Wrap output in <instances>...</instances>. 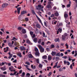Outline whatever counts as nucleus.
Listing matches in <instances>:
<instances>
[{
  "label": "nucleus",
  "mask_w": 77,
  "mask_h": 77,
  "mask_svg": "<svg viewBox=\"0 0 77 77\" xmlns=\"http://www.w3.org/2000/svg\"><path fill=\"white\" fill-rule=\"evenodd\" d=\"M0 69H1V70H2V71H5V70H6V67H1Z\"/></svg>",
  "instance_id": "ddd939ff"
},
{
  "label": "nucleus",
  "mask_w": 77,
  "mask_h": 77,
  "mask_svg": "<svg viewBox=\"0 0 77 77\" xmlns=\"http://www.w3.org/2000/svg\"><path fill=\"white\" fill-rule=\"evenodd\" d=\"M54 41H55V42H60V39H59V38L55 39L54 40Z\"/></svg>",
  "instance_id": "f8f14e48"
},
{
  "label": "nucleus",
  "mask_w": 77,
  "mask_h": 77,
  "mask_svg": "<svg viewBox=\"0 0 77 77\" xmlns=\"http://www.w3.org/2000/svg\"><path fill=\"white\" fill-rule=\"evenodd\" d=\"M24 75H25V72H23L22 75H21V77H24Z\"/></svg>",
  "instance_id": "72a5a7b5"
},
{
  "label": "nucleus",
  "mask_w": 77,
  "mask_h": 77,
  "mask_svg": "<svg viewBox=\"0 0 77 77\" xmlns=\"http://www.w3.org/2000/svg\"><path fill=\"white\" fill-rule=\"evenodd\" d=\"M17 12L18 14H20V11L21 10V7H19L17 8Z\"/></svg>",
  "instance_id": "39448f33"
},
{
  "label": "nucleus",
  "mask_w": 77,
  "mask_h": 77,
  "mask_svg": "<svg viewBox=\"0 0 77 77\" xmlns=\"http://www.w3.org/2000/svg\"><path fill=\"white\" fill-rule=\"evenodd\" d=\"M48 4H50V5H51L52 6H54V4H53V2H48Z\"/></svg>",
  "instance_id": "b1692460"
},
{
  "label": "nucleus",
  "mask_w": 77,
  "mask_h": 77,
  "mask_svg": "<svg viewBox=\"0 0 77 77\" xmlns=\"http://www.w3.org/2000/svg\"><path fill=\"white\" fill-rule=\"evenodd\" d=\"M35 54L36 56H38L39 57L40 55V54H39L38 52H36L35 53Z\"/></svg>",
  "instance_id": "4468645a"
},
{
  "label": "nucleus",
  "mask_w": 77,
  "mask_h": 77,
  "mask_svg": "<svg viewBox=\"0 0 77 77\" xmlns=\"http://www.w3.org/2000/svg\"><path fill=\"white\" fill-rule=\"evenodd\" d=\"M28 57H29V58H32V57H33V56H32V54H29L28 55Z\"/></svg>",
  "instance_id": "393cba45"
},
{
  "label": "nucleus",
  "mask_w": 77,
  "mask_h": 77,
  "mask_svg": "<svg viewBox=\"0 0 77 77\" xmlns=\"http://www.w3.org/2000/svg\"><path fill=\"white\" fill-rule=\"evenodd\" d=\"M25 20L26 22L29 21V18L27 17H26L25 18Z\"/></svg>",
  "instance_id": "473e14b6"
},
{
  "label": "nucleus",
  "mask_w": 77,
  "mask_h": 77,
  "mask_svg": "<svg viewBox=\"0 0 77 77\" xmlns=\"http://www.w3.org/2000/svg\"><path fill=\"white\" fill-rule=\"evenodd\" d=\"M42 40L41 39H39L38 42V44H41V43Z\"/></svg>",
  "instance_id": "4c0bfd02"
},
{
  "label": "nucleus",
  "mask_w": 77,
  "mask_h": 77,
  "mask_svg": "<svg viewBox=\"0 0 77 77\" xmlns=\"http://www.w3.org/2000/svg\"><path fill=\"white\" fill-rule=\"evenodd\" d=\"M24 36L25 38H27V35L26 34Z\"/></svg>",
  "instance_id": "bf43d9fd"
},
{
  "label": "nucleus",
  "mask_w": 77,
  "mask_h": 77,
  "mask_svg": "<svg viewBox=\"0 0 77 77\" xmlns=\"http://www.w3.org/2000/svg\"><path fill=\"white\" fill-rule=\"evenodd\" d=\"M68 59H69V61H71V60H72V57H69Z\"/></svg>",
  "instance_id": "ea45409f"
},
{
  "label": "nucleus",
  "mask_w": 77,
  "mask_h": 77,
  "mask_svg": "<svg viewBox=\"0 0 77 77\" xmlns=\"http://www.w3.org/2000/svg\"><path fill=\"white\" fill-rule=\"evenodd\" d=\"M26 12L27 11H23L21 12V15H23V14H26Z\"/></svg>",
  "instance_id": "f3484780"
},
{
  "label": "nucleus",
  "mask_w": 77,
  "mask_h": 77,
  "mask_svg": "<svg viewBox=\"0 0 77 77\" xmlns=\"http://www.w3.org/2000/svg\"><path fill=\"white\" fill-rule=\"evenodd\" d=\"M22 32L23 33H26V29H23L22 30Z\"/></svg>",
  "instance_id": "6ab92c4d"
},
{
  "label": "nucleus",
  "mask_w": 77,
  "mask_h": 77,
  "mask_svg": "<svg viewBox=\"0 0 77 77\" xmlns=\"http://www.w3.org/2000/svg\"><path fill=\"white\" fill-rule=\"evenodd\" d=\"M12 40L13 41H17V39L15 38V37H13V38L12 39Z\"/></svg>",
  "instance_id": "e433bc0d"
},
{
  "label": "nucleus",
  "mask_w": 77,
  "mask_h": 77,
  "mask_svg": "<svg viewBox=\"0 0 77 77\" xmlns=\"http://www.w3.org/2000/svg\"><path fill=\"white\" fill-rule=\"evenodd\" d=\"M53 9L54 10H56V9H57V8L56 7H54L53 8Z\"/></svg>",
  "instance_id": "680f3d73"
},
{
  "label": "nucleus",
  "mask_w": 77,
  "mask_h": 77,
  "mask_svg": "<svg viewBox=\"0 0 77 77\" xmlns=\"http://www.w3.org/2000/svg\"><path fill=\"white\" fill-rule=\"evenodd\" d=\"M25 63L27 65H30V63L29 62H26Z\"/></svg>",
  "instance_id": "5fc2aeb1"
},
{
  "label": "nucleus",
  "mask_w": 77,
  "mask_h": 77,
  "mask_svg": "<svg viewBox=\"0 0 77 77\" xmlns=\"http://www.w3.org/2000/svg\"><path fill=\"white\" fill-rule=\"evenodd\" d=\"M65 45L66 46V48H68V44L67 43H66V44H65Z\"/></svg>",
  "instance_id": "8fccbe9b"
},
{
  "label": "nucleus",
  "mask_w": 77,
  "mask_h": 77,
  "mask_svg": "<svg viewBox=\"0 0 77 77\" xmlns=\"http://www.w3.org/2000/svg\"><path fill=\"white\" fill-rule=\"evenodd\" d=\"M20 49L22 51H24V50H26V48L24 47L23 46L20 47Z\"/></svg>",
  "instance_id": "7ed1b4c3"
},
{
  "label": "nucleus",
  "mask_w": 77,
  "mask_h": 77,
  "mask_svg": "<svg viewBox=\"0 0 77 77\" xmlns=\"http://www.w3.org/2000/svg\"><path fill=\"white\" fill-rule=\"evenodd\" d=\"M60 52L57 53L56 54L55 56H58V57H60Z\"/></svg>",
  "instance_id": "6e6552de"
},
{
  "label": "nucleus",
  "mask_w": 77,
  "mask_h": 77,
  "mask_svg": "<svg viewBox=\"0 0 77 77\" xmlns=\"http://www.w3.org/2000/svg\"><path fill=\"white\" fill-rule=\"evenodd\" d=\"M18 56H19L20 57H22V56H21V53H18L17 54Z\"/></svg>",
  "instance_id": "c9c22d12"
},
{
  "label": "nucleus",
  "mask_w": 77,
  "mask_h": 77,
  "mask_svg": "<svg viewBox=\"0 0 77 77\" xmlns=\"http://www.w3.org/2000/svg\"><path fill=\"white\" fill-rule=\"evenodd\" d=\"M52 73L51 72H50L48 74V77H50V76L51 75V74Z\"/></svg>",
  "instance_id": "a19ab883"
},
{
  "label": "nucleus",
  "mask_w": 77,
  "mask_h": 77,
  "mask_svg": "<svg viewBox=\"0 0 77 77\" xmlns=\"http://www.w3.org/2000/svg\"><path fill=\"white\" fill-rule=\"evenodd\" d=\"M13 63H16L17 62V60L15 59L13 61Z\"/></svg>",
  "instance_id": "052dcab7"
},
{
  "label": "nucleus",
  "mask_w": 77,
  "mask_h": 77,
  "mask_svg": "<svg viewBox=\"0 0 77 77\" xmlns=\"http://www.w3.org/2000/svg\"><path fill=\"white\" fill-rule=\"evenodd\" d=\"M29 75H30V73H28L26 74V77L27 76H29Z\"/></svg>",
  "instance_id": "3c124183"
},
{
  "label": "nucleus",
  "mask_w": 77,
  "mask_h": 77,
  "mask_svg": "<svg viewBox=\"0 0 77 77\" xmlns=\"http://www.w3.org/2000/svg\"><path fill=\"white\" fill-rule=\"evenodd\" d=\"M54 15L55 16L58 17V16H59V13H58L57 12H56L55 13Z\"/></svg>",
  "instance_id": "bb28decb"
},
{
  "label": "nucleus",
  "mask_w": 77,
  "mask_h": 77,
  "mask_svg": "<svg viewBox=\"0 0 77 77\" xmlns=\"http://www.w3.org/2000/svg\"><path fill=\"white\" fill-rule=\"evenodd\" d=\"M42 58L44 59H46L47 58V55H44L42 56Z\"/></svg>",
  "instance_id": "dca6fc26"
},
{
  "label": "nucleus",
  "mask_w": 77,
  "mask_h": 77,
  "mask_svg": "<svg viewBox=\"0 0 77 77\" xmlns=\"http://www.w3.org/2000/svg\"><path fill=\"white\" fill-rule=\"evenodd\" d=\"M43 36L44 37H45V33L44 32H43Z\"/></svg>",
  "instance_id": "864d4df0"
},
{
  "label": "nucleus",
  "mask_w": 77,
  "mask_h": 77,
  "mask_svg": "<svg viewBox=\"0 0 77 77\" xmlns=\"http://www.w3.org/2000/svg\"><path fill=\"white\" fill-rule=\"evenodd\" d=\"M70 69H72V68H73V67H72V64H71L70 66Z\"/></svg>",
  "instance_id": "09e8293b"
},
{
  "label": "nucleus",
  "mask_w": 77,
  "mask_h": 77,
  "mask_svg": "<svg viewBox=\"0 0 77 77\" xmlns=\"http://www.w3.org/2000/svg\"><path fill=\"white\" fill-rule=\"evenodd\" d=\"M64 18H65V20H66V18H67L68 17V14H64Z\"/></svg>",
  "instance_id": "5701e85b"
},
{
  "label": "nucleus",
  "mask_w": 77,
  "mask_h": 77,
  "mask_svg": "<svg viewBox=\"0 0 77 77\" xmlns=\"http://www.w3.org/2000/svg\"><path fill=\"white\" fill-rule=\"evenodd\" d=\"M55 59H56V60H59V59H60V58L58 57H55Z\"/></svg>",
  "instance_id": "2f4dec72"
},
{
  "label": "nucleus",
  "mask_w": 77,
  "mask_h": 77,
  "mask_svg": "<svg viewBox=\"0 0 77 77\" xmlns=\"http://www.w3.org/2000/svg\"><path fill=\"white\" fill-rule=\"evenodd\" d=\"M26 43H27L28 44H30V41L29 40H26Z\"/></svg>",
  "instance_id": "de8ad7c7"
},
{
  "label": "nucleus",
  "mask_w": 77,
  "mask_h": 77,
  "mask_svg": "<svg viewBox=\"0 0 77 77\" xmlns=\"http://www.w3.org/2000/svg\"><path fill=\"white\" fill-rule=\"evenodd\" d=\"M64 65H65L67 63V61H66V60L64 61Z\"/></svg>",
  "instance_id": "603ef678"
},
{
  "label": "nucleus",
  "mask_w": 77,
  "mask_h": 77,
  "mask_svg": "<svg viewBox=\"0 0 77 77\" xmlns=\"http://www.w3.org/2000/svg\"><path fill=\"white\" fill-rule=\"evenodd\" d=\"M51 48H54V45H51Z\"/></svg>",
  "instance_id": "0e129e2a"
},
{
  "label": "nucleus",
  "mask_w": 77,
  "mask_h": 77,
  "mask_svg": "<svg viewBox=\"0 0 77 77\" xmlns=\"http://www.w3.org/2000/svg\"><path fill=\"white\" fill-rule=\"evenodd\" d=\"M35 51H37V52H38V48H35Z\"/></svg>",
  "instance_id": "58836bf2"
},
{
  "label": "nucleus",
  "mask_w": 77,
  "mask_h": 77,
  "mask_svg": "<svg viewBox=\"0 0 77 77\" xmlns=\"http://www.w3.org/2000/svg\"><path fill=\"white\" fill-rule=\"evenodd\" d=\"M8 45L10 48H14V47H15V46L10 42L8 43Z\"/></svg>",
  "instance_id": "f03ea898"
},
{
  "label": "nucleus",
  "mask_w": 77,
  "mask_h": 77,
  "mask_svg": "<svg viewBox=\"0 0 77 77\" xmlns=\"http://www.w3.org/2000/svg\"><path fill=\"white\" fill-rule=\"evenodd\" d=\"M56 52H54L52 51L51 53V54L52 56H54V55H56Z\"/></svg>",
  "instance_id": "9b49d317"
},
{
  "label": "nucleus",
  "mask_w": 77,
  "mask_h": 77,
  "mask_svg": "<svg viewBox=\"0 0 77 77\" xmlns=\"http://www.w3.org/2000/svg\"><path fill=\"white\" fill-rule=\"evenodd\" d=\"M32 14H33V15H36V13H35V11H34V10H32Z\"/></svg>",
  "instance_id": "a878e982"
},
{
  "label": "nucleus",
  "mask_w": 77,
  "mask_h": 77,
  "mask_svg": "<svg viewBox=\"0 0 77 77\" xmlns=\"http://www.w3.org/2000/svg\"><path fill=\"white\" fill-rule=\"evenodd\" d=\"M54 14H51V18H54Z\"/></svg>",
  "instance_id": "a18cd8bd"
},
{
  "label": "nucleus",
  "mask_w": 77,
  "mask_h": 77,
  "mask_svg": "<svg viewBox=\"0 0 77 77\" xmlns=\"http://www.w3.org/2000/svg\"><path fill=\"white\" fill-rule=\"evenodd\" d=\"M36 27L37 28H38L39 29L41 28V26H40L39 24H36Z\"/></svg>",
  "instance_id": "2eb2a0df"
},
{
  "label": "nucleus",
  "mask_w": 77,
  "mask_h": 77,
  "mask_svg": "<svg viewBox=\"0 0 77 77\" xmlns=\"http://www.w3.org/2000/svg\"><path fill=\"white\" fill-rule=\"evenodd\" d=\"M63 35L67 37V38H68V36H69V35L67 34V33H64Z\"/></svg>",
  "instance_id": "1a4fd4ad"
},
{
  "label": "nucleus",
  "mask_w": 77,
  "mask_h": 77,
  "mask_svg": "<svg viewBox=\"0 0 77 77\" xmlns=\"http://www.w3.org/2000/svg\"><path fill=\"white\" fill-rule=\"evenodd\" d=\"M45 26H46V27H47V23L45 22H44Z\"/></svg>",
  "instance_id": "4d7b16f0"
},
{
  "label": "nucleus",
  "mask_w": 77,
  "mask_h": 77,
  "mask_svg": "<svg viewBox=\"0 0 77 77\" xmlns=\"http://www.w3.org/2000/svg\"><path fill=\"white\" fill-rule=\"evenodd\" d=\"M39 59H36V62L37 63H39Z\"/></svg>",
  "instance_id": "f704fd0d"
},
{
  "label": "nucleus",
  "mask_w": 77,
  "mask_h": 77,
  "mask_svg": "<svg viewBox=\"0 0 77 77\" xmlns=\"http://www.w3.org/2000/svg\"><path fill=\"white\" fill-rule=\"evenodd\" d=\"M77 56V51H76V50L75 51V54L74 55V57H76V56Z\"/></svg>",
  "instance_id": "c756f323"
},
{
  "label": "nucleus",
  "mask_w": 77,
  "mask_h": 77,
  "mask_svg": "<svg viewBox=\"0 0 77 77\" xmlns=\"http://www.w3.org/2000/svg\"><path fill=\"white\" fill-rule=\"evenodd\" d=\"M13 55V54H11V55H10L9 57H8L9 59H11V57H12Z\"/></svg>",
  "instance_id": "7c9ffc66"
},
{
  "label": "nucleus",
  "mask_w": 77,
  "mask_h": 77,
  "mask_svg": "<svg viewBox=\"0 0 77 77\" xmlns=\"http://www.w3.org/2000/svg\"><path fill=\"white\" fill-rule=\"evenodd\" d=\"M75 53V51H72V54H74Z\"/></svg>",
  "instance_id": "69168bd1"
},
{
  "label": "nucleus",
  "mask_w": 77,
  "mask_h": 77,
  "mask_svg": "<svg viewBox=\"0 0 77 77\" xmlns=\"http://www.w3.org/2000/svg\"><path fill=\"white\" fill-rule=\"evenodd\" d=\"M30 34L31 35V36H32V35H33V32H30Z\"/></svg>",
  "instance_id": "79ce46f5"
},
{
  "label": "nucleus",
  "mask_w": 77,
  "mask_h": 77,
  "mask_svg": "<svg viewBox=\"0 0 77 77\" xmlns=\"http://www.w3.org/2000/svg\"><path fill=\"white\" fill-rule=\"evenodd\" d=\"M58 31L60 32V33H62V29L61 28H59L58 29Z\"/></svg>",
  "instance_id": "4be33fe9"
},
{
  "label": "nucleus",
  "mask_w": 77,
  "mask_h": 77,
  "mask_svg": "<svg viewBox=\"0 0 77 77\" xmlns=\"http://www.w3.org/2000/svg\"><path fill=\"white\" fill-rule=\"evenodd\" d=\"M34 42H35V43H36L37 42V41H38V39H37V38H35L33 40Z\"/></svg>",
  "instance_id": "a211bd4d"
},
{
  "label": "nucleus",
  "mask_w": 77,
  "mask_h": 77,
  "mask_svg": "<svg viewBox=\"0 0 77 77\" xmlns=\"http://www.w3.org/2000/svg\"><path fill=\"white\" fill-rule=\"evenodd\" d=\"M43 66V65H42V64H41L40 63L39 65V67L40 68H42Z\"/></svg>",
  "instance_id": "cd10ccee"
},
{
  "label": "nucleus",
  "mask_w": 77,
  "mask_h": 77,
  "mask_svg": "<svg viewBox=\"0 0 77 77\" xmlns=\"http://www.w3.org/2000/svg\"><path fill=\"white\" fill-rule=\"evenodd\" d=\"M62 38L63 41H66V38H67V37H66L65 36V35H62Z\"/></svg>",
  "instance_id": "20e7f679"
},
{
  "label": "nucleus",
  "mask_w": 77,
  "mask_h": 77,
  "mask_svg": "<svg viewBox=\"0 0 77 77\" xmlns=\"http://www.w3.org/2000/svg\"><path fill=\"white\" fill-rule=\"evenodd\" d=\"M32 38H34L35 37V34H34L32 36H31Z\"/></svg>",
  "instance_id": "6e6d98bb"
},
{
  "label": "nucleus",
  "mask_w": 77,
  "mask_h": 77,
  "mask_svg": "<svg viewBox=\"0 0 77 77\" xmlns=\"http://www.w3.org/2000/svg\"><path fill=\"white\" fill-rule=\"evenodd\" d=\"M18 29L19 30H21V29H22V27H20L18 28Z\"/></svg>",
  "instance_id": "338daca9"
},
{
  "label": "nucleus",
  "mask_w": 77,
  "mask_h": 77,
  "mask_svg": "<svg viewBox=\"0 0 77 77\" xmlns=\"http://www.w3.org/2000/svg\"><path fill=\"white\" fill-rule=\"evenodd\" d=\"M31 67L32 68V69H35L36 68V66H33L32 64L31 65Z\"/></svg>",
  "instance_id": "412c9836"
},
{
  "label": "nucleus",
  "mask_w": 77,
  "mask_h": 77,
  "mask_svg": "<svg viewBox=\"0 0 77 77\" xmlns=\"http://www.w3.org/2000/svg\"><path fill=\"white\" fill-rule=\"evenodd\" d=\"M70 6H71V5H70V4H68L67 6V7L68 8L69 7H70Z\"/></svg>",
  "instance_id": "774afa93"
},
{
  "label": "nucleus",
  "mask_w": 77,
  "mask_h": 77,
  "mask_svg": "<svg viewBox=\"0 0 77 77\" xmlns=\"http://www.w3.org/2000/svg\"><path fill=\"white\" fill-rule=\"evenodd\" d=\"M62 58H64V59H67V57H66V56H63L62 57Z\"/></svg>",
  "instance_id": "e2e57ef3"
},
{
  "label": "nucleus",
  "mask_w": 77,
  "mask_h": 77,
  "mask_svg": "<svg viewBox=\"0 0 77 77\" xmlns=\"http://www.w3.org/2000/svg\"><path fill=\"white\" fill-rule=\"evenodd\" d=\"M52 57H51V55H49L48 56V60L49 61H50V60H51L52 59Z\"/></svg>",
  "instance_id": "0eeeda50"
},
{
  "label": "nucleus",
  "mask_w": 77,
  "mask_h": 77,
  "mask_svg": "<svg viewBox=\"0 0 77 77\" xmlns=\"http://www.w3.org/2000/svg\"><path fill=\"white\" fill-rule=\"evenodd\" d=\"M36 17H37V18L38 20V21L39 20H41V19H40V18H39V17H38V16H37V15L36 14Z\"/></svg>",
  "instance_id": "37998d69"
},
{
  "label": "nucleus",
  "mask_w": 77,
  "mask_h": 77,
  "mask_svg": "<svg viewBox=\"0 0 77 77\" xmlns=\"http://www.w3.org/2000/svg\"><path fill=\"white\" fill-rule=\"evenodd\" d=\"M57 63H58V62H57L56 63L55 65L53 67V68H55L57 66Z\"/></svg>",
  "instance_id": "c85d7f7f"
},
{
  "label": "nucleus",
  "mask_w": 77,
  "mask_h": 77,
  "mask_svg": "<svg viewBox=\"0 0 77 77\" xmlns=\"http://www.w3.org/2000/svg\"><path fill=\"white\" fill-rule=\"evenodd\" d=\"M38 47L39 48L41 53H43V52H44V48L42 47L41 45H39Z\"/></svg>",
  "instance_id": "f257e3e1"
},
{
  "label": "nucleus",
  "mask_w": 77,
  "mask_h": 77,
  "mask_svg": "<svg viewBox=\"0 0 77 77\" xmlns=\"http://www.w3.org/2000/svg\"><path fill=\"white\" fill-rule=\"evenodd\" d=\"M51 5L50 4H48L46 6V8H51Z\"/></svg>",
  "instance_id": "9d476101"
},
{
  "label": "nucleus",
  "mask_w": 77,
  "mask_h": 77,
  "mask_svg": "<svg viewBox=\"0 0 77 77\" xmlns=\"http://www.w3.org/2000/svg\"><path fill=\"white\" fill-rule=\"evenodd\" d=\"M8 5V4H3L2 5V7L3 8H6L7 6Z\"/></svg>",
  "instance_id": "423d86ee"
},
{
  "label": "nucleus",
  "mask_w": 77,
  "mask_h": 77,
  "mask_svg": "<svg viewBox=\"0 0 77 77\" xmlns=\"http://www.w3.org/2000/svg\"><path fill=\"white\" fill-rule=\"evenodd\" d=\"M41 5H38V7L37 6L36 7V9H37V10H39V8H41Z\"/></svg>",
  "instance_id": "aec40b11"
},
{
  "label": "nucleus",
  "mask_w": 77,
  "mask_h": 77,
  "mask_svg": "<svg viewBox=\"0 0 77 77\" xmlns=\"http://www.w3.org/2000/svg\"><path fill=\"white\" fill-rule=\"evenodd\" d=\"M0 77H5V75H0Z\"/></svg>",
  "instance_id": "13d9d810"
},
{
  "label": "nucleus",
  "mask_w": 77,
  "mask_h": 77,
  "mask_svg": "<svg viewBox=\"0 0 77 77\" xmlns=\"http://www.w3.org/2000/svg\"><path fill=\"white\" fill-rule=\"evenodd\" d=\"M63 71V68H60V69H59V71Z\"/></svg>",
  "instance_id": "49530a36"
},
{
  "label": "nucleus",
  "mask_w": 77,
  "mask_h": 77,
  "mask_svg": "<svg viewBox=\"0 0 77 77\" xmlns=\"http://www.w3.org/2000/svg\"><path fill=\"white\" fill-rule=\"evenodd\" d=\"M41 45H45V43L44 42H42L41 43Z\"/></svg>",
  "instance_id": "c03bdc74"
}]
</instances>
